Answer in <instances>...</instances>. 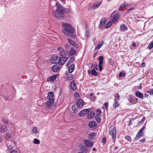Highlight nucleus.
<instances>
[{"mask_svg":"<svg viewBox=\"0 0 153 153\" xmlns=\"http://www.w3.org/2000/svg\"><path fill=\"white\" fill-rule=\"evenodd\" d=\"M108 102H105L104 103V105L105 106L106 110L108 109Z\"/></svg>","mask_w":153,"mask_h":153,"instance_id":"13d9d810","label":"nucleus"},{"mask_svg":"<svg viewBox=\"0 0 153 153\" xmlns=\"http://www.w3.org/2000/svg\"><path fill=\"white\" fill-rule=\"evenodd\" d=\"M1 120L4 123L7 124L8 123V120L6 119H2Z\"/></svg>","mask_w":153,"mask_h":153,"instance_id":"de8ad7c7","label":"nucleus"},{"mask_svg":"<svg viewBox=\"0 0 153 153\" xmlns=\"http://www.w3.org/2000/svg\"><path fill=\"white\" fill-rule=\"evenodd\" d=\"M65 10H66V12H70V10L69 9H66L65 8Z\"/></svg>","mask_w":153,"mask_h":153,"instance_id":"774afa93","label":"nucleus"},{"mask_svg":"<svg viewBox=\"0 0 153 153\" xmlns=\"http://www.w3.org/2000/svg\"><path fill=\"white\" fill-rule=\"evenodd\" d=\"M51 61L53 63H58L59 61V57L54 56L51 59Z\"/></svg>","mask_w":153,"mask_h":153,"instance_id":"4468645a","label":"nucleus"},{"mask_svg":"<svg viewBox=\"0 0 153 153\" xmlns=\"http://www.w3.org/2000/svg\"><path fill=\"white\" fill-rule=\"evenodd\" d=\"M125 138L126 139L128 140L130 142H131V139L130 136L127 135L125 137Z\"/></svg>","mask_w":153,"mask_h":153,"instance_id":"a19ab883","label":"nucleus"},{"mask_svg":"<svg viewBox=\"0 0 153 153\" xmlns=\"http://www.w3.org/2000/svg\"><path fill=\"white\" fill-rule=\"evenodd\" d=\"M47 98L49 100H54V95L53 92H48Z\"/></svg>","mask_w":153,"mask_h":153,"instance_id":"9b49d317","label":"nucleus"},{"mask_svg":"<svg viewBox=\"0 0 153 153\" xmlns=\"http://www.w3.org/2000/svg\"><path fill=\"white\" fill-rule=\"evenodd\" d=\"M64 61H65V62L67 61L68 59V58L67 57H64Z\"/></svg>","mask_w":153,"mask_h":153,"instance_id":"bf43d9fd","label":"nucleus"},{"mask_svg":"<svg viewBox=\"0 0 153 153\" xmlns=\"http://www.w3.org/2000/svg\"><path fill=\"white\" fill-rule=\"evenodd\" d=\"M94 94L93 93H91L90 94V97H91L90 98V99L91 100V101H94L95 99V96H93Z\"/></svg>","mask_w":153,"mask_h":153,"instance_id":"f704fd0d","label":"nucleus"},{"mask_svg":"<svg viewBox=\"0 0 153 153\" xmlns=\"http://www.w3.org/2000/svg\"><path fill=\"white\" fill-rule=\"evenodd\" d=\"M75 60V58L74 57H71L68 60L67 64V66H68L70 63L74 62Z\"/></svg>","mask_w":153,"mask_h":153,"instance_id":"bb28decb","label":"nucleus"},{"mask_svg":"<svg viewBox=\"0 0 153 153\" xmlns=\"http://www.w3.org/2000/svg\"><path fill=\"white\" fill-rule=\"evenodd\" d=\"M102 65H98V67L99 68V70L100 71H101L102 70Z\"/></svg>","mask_w":153,"mask_h":153,"instance_id":"4d7b16f0","label":"nucleus"},{"mask_svg":"<svg viewBox=\"0 0 153 153\" xmlns=\"http://www.w3.org/2000/svg\"><path fill=\"white\" fill-rule=\"evenodd\" d=\"M76 105L78 108H82L84 105V102L82 99H79L76 102Z\"/></svg>","mask_w":153,"mask_h":153,"instance_id":"423d86ee","label":"nucleus"},{"mask_svg":"<svg viewBox=\"0 0 153 153\" xmlns=\"http://www.w3.org/2000/svg\"><path fill=\"white\" fill-rule=\"evenodd\" d=\"M73 76L71 74H68V79H69L70 80H71L73 79Z\"/></svg>","mask_w":153,"mask_h":153,"instance_id":"58836bf2","label":"nucleus"},{"mask_svg":"<svg viewBox=\"0 0 153 153\" xmlns=\"http://www.w3.org/2000/svg\"><path fill=\"white\" fill-rule=\"evenodd\" d=\"M56 10L53 12V15L56 19L62 20L64 19V14L66 12L65 8L59 3L57 2L55 5Z\"/></svg>","mask_w":153,"mask_h":153,"instance_id":"f257e3e1","label":"nucleus"},{"mask_svg":"<svg viewBox=\"0 0 153 153\" xmlns=\"http://www.w3.org/2000/svg\"><path fill=\"white\" fill-rule=\"evenodd\" d=\"M144 129H145V127L143 126L139 131H140V132L143 133V131Z\"/></svg>","mask_w":153,"mask_h":153,"instance_id":"5fc2aeb1","label":"nucleus"},{"mask_svg":"<svg viewBox=\"0 0 153 153\" xmlns=\"http://www.w3.org/2000/svg\"><path fill=\"white\" fill-rule=\"evenodd\" d=\"M65 52L64 51H61L60 53V56L61 57H64L63 56L65 55Z\"/></svg>","mask_w":153,"mask_h":153,"instance_id":"8fccbe9b","label":"nucleus"},{"mask_svg":"<svg viewBox=\"0 0 153 153\" xmlns=\"http://www.w3.org/2000/svg\"><path fill=\"white\" fill-rule=\"evenodd\" d=\"M125 73H123L122 72H120L119 74V76L120 77L122 76L123 77H124L125 76Z\"/></svg>","mask_w":153,"mask_h":153,"instance_id":"a18cd8bd","label":"nucleus"},{"mask_svg":"<svg viewBox=\"0 0 153 153\" xmlns=\"http://www.w3.org/2000/svg\"><path fill=\"white\" fill-rule=\"evenodd\" d=\"M57 49L58 51L59 52H61V51H63V49L61 47L58 48Z\"/></svg>","mask_w":153,"mask_h":153,"instance_id":"6e6d98bb","label":"nucleus"},{"mask_svg":"<svg viewBox=\"0 0 153 153\" xmlns=\"http://www.w3.org/2000/svg\"><path fill=\"white\" fill-rule=\"evenodd\" d=\"M62 26L64 29V30L62 31L63 33L71 38L75 37V35L74 34L75 30L71 25L66 23H63L62 24Z\"/></svg>","mask_w":153,"mask_h":153,"instance_id":"f03ea898","label":"nucleus"},{"mask_svg":"<svg viewBox=\"0 0 153 153\" xmlns=\"http://www.w3.org/2000/svg\"><path fill=\"white\" fill-rule=\"evenodd\" d=\"M153 47V42H151L149 45L148 48L149 49H151Z\"/></svg>","mask_w":153,"mask_h":153,"instance_id":"79ce46f5","label":"nucleus"},{"mask_svg":"<svg viewBox=\"0 0 153 153\" xmlns=\"http://www.w3.org/2000/svg\"><path fill=\"white\" fill-rule=\"evenodd\" d=\"M106 21V19L104 18H102L101 19L99 24V26L100 28L102 27L105 25Z\"/></svg>","mask_w":153,"mask_h":153,"instance_id":"dca6fc26","label":"nucleus"},{"mask_svg":"<svg viewBox=\"0 0 153 153\" xmlns=\"http://www.w3.org/2000/svg\"><path fill=\"white\" fill-rule=\"evenodd\" d=\"M146 92L150 94H153V88L150 89L147 91Z\"/></svg>","mask_w":153,"mask_h":153,"instance_id":"37998d69","label":"nucleus"},{"mask_svg":"<svg viewBox=\"0 0 153 153\" xmlns=\"http://www.w3.org/2000/svg\"><path fill=\"white\" fill-rule=\"evenodd\" d=\"M67 39L68 41V42L71 45L73 46L75 48H77L78 47V46L77 45L76 43L75 42L72 40L70 38H67Z\"/></svg>","mask_w":153,"mask_h":153,"instance_id":"0eeeda50","label":"nucleus"},{"mask_svg":"<svg viewBox=\"0 0 153 153\" xmlns=\"http://www.w3.org/2000/svg\"><path fill=\"white\" fill-rule=\"evenodd\" d=\"M101 2H99L97 4V5H96L94 4L91 7V9L92 10L95 9L96 8H98L101 4Z\"/></svg>","mask_w":153,"mask_h":153,"instance_id":"cd10ccee","label":"nucleus"},{"mask_svg":"<svg viewBox=\"0 0 153 153\" xmlns=\"http://www.w3.org/2000/svg\"><path fill=\"white\" fill-rule=\"evenodd\" d=\"M9 132H7L6 133L4 138L6 140H7L11 137V135Z\"/></svg>","mask_w":153,"mask_h":153,"instance_id":"c85d7f7f","label":"nucleus"},{"mask_svg":"<svg viewBox=\"0 0 153 153\" xmlns=\"http://www.w3.org/2000/svg\"><path fill=\"white\" fill-rule=\"evenodd\" d=\"M98 73L96 72L94 68H93L91 70V74L93 76H97L98 75Z\"/></svg>","mask_w":153,"mask_h":153,"instance_id":"c756f323","label":"nucleus"},{"mask_svg":"<svg viewBox=\"0 0 153 153\" xmlns=\"http://www.w3.org/2000/svg\"><path fill=\"white\" fill-rule=\"evenodd\" d=\"M104 42L103 41H101L99 43L97 46L96 49L99 50L102 46Z\"/></svg>","mask_w":153,"mask_h":153,"instance_id":"a878e982","label":"nucleus"},{"mask_svg":"<svg viewBox=\"0 0 153 153\" xmlns=\"http://www.w3.org/2000/svg\"><path fill=\"white\" fill-rule=\"evenodd\" d=\"M71 89L73 91H75L76 90V88L75 86V81L73 80L71 82Z\"/></svg>","mask_w":153,"mask_h":153,"instance_id":"412c9836","label":"nucleus"},{"mask_svg":"<svg viewBox=\"0 0 153 153\" xmlns=\"http://www.w3.org/2000/svg\"><path fill=\"white\" fill-rule=\"evenodd\" d=\"M114 103L113 104V107L114 108H116L118 105V103L117 102V101L115 98L114 99Z\"/></svg>","mask_w":153,"mask_h":153,"instance_id":"72a5a7b5","label":"nucleus"},{"mask_svg":"<svg viewBox=\"0 0 153 153\" xmlns=\"http://www.w3.org/2000/svg\"><path fill=\"white\" fill-rule=\"evenodd\" d=\"M94 113L92 111H91L87 115V116L89 119H90L94 117Z\"/></svg>","mask_w":153,"mask_h":153,"instance_id":"aec40b11","label":"nucleus"},{"mask_svg":"<svg viewBox=\"0 0 153 153\" xmlns=\"http://www.w3.org/2000/svg\"><path fill=\"white\" fill-rule=\"evenodd\" d=\"M102 141L103 145H104L106 143V139L105 137H103L102 139Z\"/></svg>","mask_w":153,"mask_h":153,"instance_id":"3c124183","label":"nucleus"},{"mask_svg":"<svg viewBox=\"0 0 153 153\" xmlns=\"http://www.w3.org/2000/svg\"><path fill=\"white\" fill-rule=\"evenodd\" d=\"M90 109L87 108L83 109L81 111L79 114V116H83L87 114L90 111Z\"/></svg>","mask_w":153,"mask_h":153,"instance_id":"39448f33","label":"nucleus"},{"mask_svg":"<svg viewBox=\"0 0 153 153\" xmlns=\"http://www.w3.org/2000/svg\"><path fill=\"white\" fill-rule=\"evenodd\" d=\"M54 100H49L46 103V106L48 108H49L51 107L54 102Z\"/></svg>","mask_w":153,"mask_h":153,"instance_id":"6e6552de","label":"nucleus"},{"mask_svg":"<svg viewBox=\"0 0 153 153\" xmlns=\"http://www.w3.org/2000/svg\"><path fill=\"white\" fill-rule=\"evenodd\" d=\"M60 69V68L57 65H53L51 68V70L53 71L54 72H57L59 71Z\"/></svg>","mask_w":153,"mask_h":153,"instance_id":"1a4fd4ad","label":"nucleus"},{"mask_svg":"<svg viewBox=\"0 0 153 153\" xmlns=\"http://www.w3.org/2000/svg\"><path fill=\"white\" fill-rule=\"evenodd\" d=\"M145 117H143L142 119L141 120V121L140 122H143L145 119Z\"/></svg>","mask_w":153,"mask_h":153,"instance_id":"680f3d73","label":"nucleus"},{"mask_svg":"<svg viewBox=\"0 0 153 153\" xmlns=\"http://www.w3.org/2000/svg\"><path fill=\"white\" fill-rule=\"evenodd\" d=\"M115 97L117 100H119L120 99L119 95L118 94H116L115 95Z\"/></svg>","mask_w":153,"mask_h":153,"instance_id":"49530a36","label":"nucleus"},{"mask_svg":"<svg viewBox=\"0 0 153 153\" xmlns=\"http://www.w3.org/2000/svg\"><path fill=\"white\" fill-rule=\"evenodd\" d=\"M128 101L130 103H131L132 102L134 101V99L133 97L131 95L129 96L128 98Z\"/></svg>","mask_w":153,"mask_h":153,"instance_id":"473e14b6","label":"nucleus"},{"mask_svg":"<svg viewBox=\"0 0 153 153\" xmlns=\"http://www.w3.org/2000/svg\"><path fill=\"white\" fill-rule=\"evenodd\" d=\"M127 5L126 4H122L120 5L119 9V11H122V10L125 7H126Z\"/></svg>","mask_w":153,"mask_h":153,"instance_id":"7c9ffc66","label":"nucleus"},{"mask_svg":"<svg viewBox=\"0 0 153 153\" xmlns=\"http://www.w3.org/2000/svg\"><path fill=\"white\" fill-rule=\"evenodd\" d=\"M141 88H142L141 83H140V85L138 87V88L139 89H141Z\"/></svg>","mask_w":153,"mask_h":153,"instance_id":"e2e57ef3","label":"nucleus"},{"mask_svg":"<svg viewBox=\"0 0 153 153\" xmlns=\"http://www.w3.org/2000/svg\"><path fill=\"white\" fill-rule=\"evenodd\" d=\"M103 57L102 56H100L98 58V60L99 61H103Z\"/></svg>","mask_w":153,"mask_h":153,"instance_id":"864d4df0","label":"nucleus"},{"mask_svg":"<svg viewBox=\"0 0 153 153\" xmlns=\"http://www.w3.org/2000/svg\"><path fill=\"white\" fill-rule=\"evenodd\" d=\"M56 75L54 74L51 76L47 79V81L53 82L54 81L56 78Z\"/></svg>","mask_w":153,"mask_h":153,"instance_id":"f8f14e48","label":"nucleus"},{"mask_svg":"<svg viewBox=\"0 0 153 153\" xmlns=\"http://www.w3.org/2000/svg\"><path fill=\"white\" fill-rule=\"evenodd\" d=\"M135 94L136 97H139L140 98H142L143 97V94L138 91L135 92Z\"/></svg>","mask_w":153,"mask_h":153,"instance_id":"6ab92c4d","label":"nucleus"},{"mask_svg":"<svg viewBox=\"0 0 153 153\" xmlns=\"http://www.w3.org/2000/svg\"><path fill=\"white\" fill-rule=\"evenodd\" d=\"M120 29L121 31H124L128 29V28L126 27L124 24H123L120 26Z\"/></svg>","mask_w":153,"mask_h":153,"instance_id":"4be33fe9","label":"nucleus"},{"mask_svg":"<svg viewBox=\"0 0 153 153\" xmlns=\"http://www.w3.org/2000/svg\"><path fill=\"white\" fill-rule=\"evenodd\" d=\"M94 66H95V68L96 70H98V68H97V64H95L94 65Z\"/></svg>","mask_w":153,"mask_h":153,"instance_id":"0e129e2a","label":"nucleus"},{"mask_svg":"<svg viewBox=\"0 0 153 153\" xmlns=\"http://www.w3.org/2000/svg\"><path fill=\"white\" fill-rule=\"evenodd\" d=\"M109 134L112 137V139L113 140H115L116 138V128L114 127L110 129L109 130Z\"/></svg>","mask_w":153,"mask_h":153,"instance_id":"20e7f679","label":"nucleus"},{"mask_svg":"<svg viewBox=\"0 0 153 153\" xmlns=\"http://www.w3.org/2000/svg\"><path fill=\"white\" fill-rule=\"evenodd\" d=\"M134 9V8L133 7H131L130 8L128 9L126 11V13H127L129 12L130 11H133Z\"/></svg>","mask_w":153,"mask_h":153,"instance_id":"09e8293b","label":"nucleus"},{"mask_svg":"<svg viewBox=\"0 0 153 153\" xmlns=\"http://www.w3.org/2000/svg\"><path fill=\"white\" fill-rule=\"evenodd\" d=\"M31 131L33 133H38L37 128L36 127H34L31 130Z\"/></svg>","mask_w":153,"mask_h":153,"instance_id":"4c0bfd02","label":"nucleus"},{"mask_svg":"<svg viewBox=\"0 0 153 153\" xmlns=\"http://www.w3.org/2000/svg\"><path fill=\"white\" fill-rule=\"evenodd\" d=\"M64 57H59V61L58 62H58V63L60 65H64L65 63V61H64Z\"/></svg>","mask_w":153,"mask_h":153,"instance_id":"f3484780","label":"nucleus"},{"mask_svg":"<svg viewBox=\"0 0 153 153\" xmlns=\"http://www.w3.org/2000/svg\"><path fill=\"white\" fill-rule=\"evenodd\" d=\"M145 139L143 138V139H141L140 140V142H141V143H143L144 141H145Z\"/></svg>","mask_w":153,"mask_h":153,"instance_id":"052dcab7","label":"nucleus"},{"mask_svg":"<svg viewBox=\"0 0 153 153\" xmlns=\"http://www.w3.org/2000/svg\"><path fill=\"white\" fill-rule=\"evenodd\" d=\"M74 96H75V97H77L78 98L79 97H80V96H79V94L77 92H76L75 93Z\"/></svg>","mask_w":153,"mask_h":153,"instance_id":"603ef678","label":"nucleus"},{"mask_svg":"<svg viewBox=\"0 0 153 153\" xmlns=\"http://www.w3.org/2000/svg\"><path fill=\"white\" fill-rule=\"evenodd\" d=\"M77 108H78L77 107V105H76L75 104H74L72 106V109L74 111H76L77 110Z\"/></svg>","mask_w":153,"mask_h":153,"instance_id":"e433bc0d","label":"nucleus"},{"mask_svg":"<svg viewBox=\"0 0 153 153\" xmlns=\"http://www.w3.org/2000/svg\"><path fill=\"white\" fill-rule=\"evenodd\" d=\"M143 134V133L140 132V131H138L136 137L134 138L135 140H137L139 139L141 137Z\"/></svg>","mask_w":153,"mask_h":153,"instance_id":"a211bd4d","label":"nucleus"},{"mask_svg":"<svg viewBox=\"0 0 153 153\" xmlns=\"http://www.w3.org/2000/svg\"><path fill=\"white\" fill-rule=\"evenodd\" d=\"M100 116L99 115H96L95 116L96 120L98 123H100L101 121V119L100 117Z\"/></svg>","mask_w":153,"mask_h":153,"instance_id":"2f4dec72","label":"nucleus"},{"mask_svg":"<svg viewBox=\"0 0 153 153\" xmlns=\"http://www.w3.org/2000/svg\"><path fill=\"white\" fill-rule=\"evenodd\" d=\"M34 143L36 144H39L40 143V141L38 139H34Z\"/></svg>","mask_w":153,"mask_h":153,"instance_id":"ea45409f","label":"nucleus"},{"mask_svg":"<svg viewBox=\"0 0 153 153\" xmlns=\"http://www.w3.org/2000/svg\"><path fill=\"white\" fill-rule=\"evenodd\" d=\"M96 123L94 121H90L89 124L88 126L91 128H94L96 126Z\"/></svg>","mask_w":153,"mask_h":153,"instance_id":"2eb2a0df","label":"nucleus"},{"mask_svg":"<svg viewBox=\"0 0 153 153\" xmlns=\"http://www.w3.org/2000/svg\"><path fill=\"white\" fill-rule=\"evenodd\" d=\"M145 65V63L144 62H143L141 65V67H143V66H144Z\"/></svg>","mask_w":153,"mask_h":153,"instance_id":"69168bd1","label":"nucleus"},{"mask_svg":"<svg viewBox=\"0 0 153 153\" xmlns=\"http://www.w3.org/2000/svg\"><path fill=\"white\" fill-rule=\"evenodd\" d=\"M119 18V15L117 11H114L111 14V19L112 22L115 23L118 22Z\"/></svg>","mask_w":153,"mask_h":153,"instance_id":"7ed1b4c3","label":"nucleus"},{"mask_svg":"<svg viewBox=\"0 0 153 153\" xmlns=\"http://www.w3.org/2000/svg\"><path fill=\"white\" fill-rule=\"evenodd\" d=\"M7 130V127L5 125H2L0 126V133L3 134Z\"/></svg>","mask_w":153,"mask_h":153,"instance_id":"9d476101","label":"nucleus"},{"mask_svg":"<svg viewBox=\"0 0 153 153\" xmlns=\"http://www.w3.org/2000/svg\"><path fill=\"white\" fill-rule=\"evenodd\" d=\"M96 134L95 132H93L90 134L89 136V138L90 139H93L95 138Z\"/></svg>","mask_w":153,"mask_h":153,"instance_id":"393cba45","label":"nucleus"},{"mask_svg":"<svg viewBox=\"0 0 153 153\" xmlns=\"http://www.w3.org/2000/svg\"><path fill=\"white\" fill-rule=\"evenodd\" d=\"M112 25V23L110 22L107 24L105 26V28H108L110 27Z\"/></svg>","mask_w":153,"mask_h":153,"instance_id":"c9c22d12","label":"nucleus"},{"mask_svg":"<svg viewBox=\"0 0 153 153\" xmlns=\"http://www.w3.org/2000/svg\"><path fill=\"white\" fill-rule=\"evenodd\" d=\"M97 114L96 115H101L102 112L99 109H97L96 111Z\"/></svg>","mask_w":153,"mask_h":153,"instance_id":"c03bdc74","label":"nucleus"},{"mask_svg":"<svg viewBox=\"0 0 153 153\" xmlns=\"http://www.w3.org/2000/svg\"><path fill=\"white\" fill-rule=\"evenodd\" d=\"M10 153H18L16 151L13 150Z\"/></svg>","mask_w":153,"mask_h":153,"instance_id":"338daca9","label":"nucleus"},{"mask_svg":"<svg viewBox=\"0 0 153 153\" xmlns=\"http://www.w3.org/2000/svg\"><path fill=\"white\" fill-rule=\"evenodd\" d=\"M76 53V51L73 48H71L68 53V56H69L72 55H74Z\"/></svg>","mask_w":153,"mask_h":153,"instance_id":"5701e85b","label":"nucleus"},{"mask_svg":"<svg viewBox=\"0 0 153 153\" xmlns=\"http://www.w3.org/2000/svg\"><path fill=\"white\" fill-rule=\"evenodd\" d=\"M74 69V65L73 64L71 65L68 68V71L70 73H72Z\"/></svg>","mask_w":153,"mask_h":153,"instance_id":"b1692460","label":"nucleus"},{"mask_svg":"<svg viewBox=\"0 0 153 153\" xmlns=\"http://www.w3.org/2000/svg\"><path fill=\"white\" fill-rule=\"evenodd\" d=\"M84 142L85 145L89 147H91L93 145V142L92 141H90L88 140H85Z\"/></svg>","mask_w":153,"mask_h":153,"instance_id":"ddd939ff","label":"nucleus"}]
</instances>
